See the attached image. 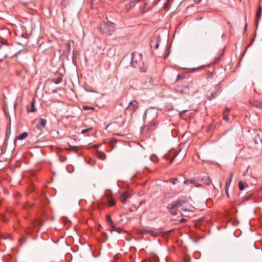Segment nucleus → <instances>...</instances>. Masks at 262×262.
Here are the masks:
<instances>
[{"label":"nucleus","mask_w":262,"mask_h":262,"mask_svg":"<svg viewBox=\"0 0 262 262\" xmlns=\"http://www.w3.org/2000/svg\"><path fill=\"white\" fill-rule=\"evenodd\" d=\"M116 204V202L114 200H110L108 202V205L109 206L112 207Z\"/></svg>","instance_id":"nucleus-28"},{"label":"nucleus","mask_w":262,"mask_h":262,"mask_svg":"<svg viewBox=\"0 0 262 262\" xmlns=\"http://www.w3.org/2000/svg\"><path fill=\"white\" fill-rule=\"evenodd\" d=\"M261 12H262V7L261 6H259L258 7V10H257L256 16H255V25L256 27H257L258 23H259V19L261 17Z\"/></svg>","instance_id":"nucleus-11"},{"label":"nucleus","mask_w":262,"mask_h":262,"mask_svg":"<svg viewBox=\"0 0 262 262\" xmlns=\"http://www.w3.org/2000/svg\"><path fill=\"white\" fill-rule=\"evenodd\" d=\"M252 105L258 108H262V100L260 99H253L250 101Z\"/></svg>","instance_id":"nucleus-8"},{"label":"nucleus","mask_w":262,"mask_h":262,"mask_svg":"<svg viewBox=\"0 0 262 262\" xmlns=\"http://www.w3.org/2000/svg\"><path fill=\"white\" fill-rule=\"evenodd\" d=\"M186 112H187V110H184V111H181V112H180V115L181 116H182V115H183V114L185 113Z\"/></svg>","instance_id":"nucleus-41"},{"label":"nucleus","mask_w":262,"mask_h":262,"mask_svg":"<svg viewBox=\"0 0 262 262\" xmlns=\"http://www.w3.org/2000/svg\"><path fill=\"white\" fill-rule=\"evenodd\" d=\"M103 235H104V236H106V237H107V236L106 233H103Z\"/></svg>","instance_id":"nucleus-46"},{"label":"nucleus","mask_w":262,"mask_h":262,"mask_svg":"<svg viewBox=\"0 0 262 262\" xmlns=\"http://www.w3.org/2000/svg\"><path fill=\"white\" fill-rule=\"evenodd\" d=\"M251 197V194H249L248 195L245 196V198H243V202H246L247 201H248L249 199H250V198Z\"/></svg>","instance_id":"nucleus-32"},{"label":"nucleus","mask_w":262,"mask_h":262,"mask_svg":"<svg viewBox=\"0 0 262 262\" xmlns=\"http://www.w3.org/2000/svg\"><path fill=\"white\" fill-rule=\"evenodd\" d=\"M229 111H230V108H228V107H227L225 110L223 112V119L224 120H225V121L228 122L229 121Z\"/></svg>","instance_id":"nucleus-17"},{"label":"nucleus","mask_w":262,"mask_h":262,"mask_svg":"<svg viewBox=\"0 0 262 262\" xmlns=\"http://www.w3.org/2000/svg\"><path fill=\"white\" fill-rule=\"evenodd\" d=\"M192 181H193V182H192V184H194L195 187H199L202 186V184H200L195 179H192Z\"/></svg>","instance_id":"nucleus-23"},{"label":"nucleus","mask_w":262,"mask_h":262,"mask_svg":"<svg viewBox=\"0 0 262 262\" xmlns=\"http://www.w3.org/2000/svg\"><path fill=\"white\" fill-rule=\"evenodd\" d=\"M47 123V120L45 119L41 118L39 120V123L36 125V127L38 129H41L43 128Z\"/></svg>","instance_id":"nucleus-13"},{"label":"nucleus","mask_w":262,"mask_h":262,"mask_svg":"<svg viewBox=\"0 0 262 262\" xmlns=\"http://www.w3.org/2000/svg\"><path fill=\"white\" fill-rule=\"evenodd\" d=\"M130 64L134 68H138L141 71H143V62L142 55L137 52L132 53Z\"/></svg>","instance_id":"nucleus-3"},{"label":"nucleus","mask_w":262,"mask_h":262,"mask_svg":"<svg viewBox=\"0 0 262 262\" xmlns=\"http://www.w3.org/2000/svg\"><path fill=\"white\" fill-rule=\"evenodd\" d=\"M221 87L220 84L216 85L213 90H211L210 94H207V97L209 100H211L215 98L216 95H217V92L220 91Z\"/></svg>","instance_id":"nucleus-7"},{"label":"nucleus","mask_w":262,"mask_h":262,"mask_svg":"<svg viewBox=\"0 0 262 262\" xmlns=\"http://www.w3.org/2000/svg\"><path fill=\"white\" fill-rule=\"evenodd\" d=\"M247 24L246 23L245 24V29L246 30L247 29Z\"/></svg>","instance_id":"nucleus-47"},{"label":"nucleus","mask_w":262,"mask_h":262,"mask_svg":"<svg viewBox=\"0 0 262 262\" xmlns=\"http://www.w3.org/2000/svg\"><path fill=\"white\" fill-rule=\"evenodd\" d=\"M194 2L198 4L200 3L202 0H194Z\"/></svg>","instance_id":"nucleus-43"},{"label":"nucleus","mask_w":262,"mask_h":262,"mask_svg":"<svg viewBox=\"0 0 262 262\" xmlns=\"http://www.w3.org/2000/svg\"><path fill=\"white\" fill-rule=\"evenodd\" d=\"M192 182H193V181H192V179H186L184 181L183 183L185 185H188L189 184H192Z\"/></svg>","instance_id":"nucleus-27"},{"label":"nucleus","mask_w":262,"mask_h":262,"mask_svg":"<svg viewBox=\"0 0 262 262\" xmlns=\"http://www.w3.org/2000/svg\"><path fill=\"white\" fill-rule=\"evenodd\" d=\"M172 230H169L167 232V233H170L171 232H172Z\"/></svg>","instance_id":"nucleus-48"},{"label":"nucleus","mask_w":262,"mask_h":262,"mask_svg":"<svg viewBox=\"0 0 262 262\" xmlns=\"http://www.w3.org/2000/svg\"><path fill=\"white\" fill-rule=\"evenodd\" d=\"M219 61H220V57H218L217 58H216L215 59V62H218Z\"/></svg>","instance_id":"nucleus-44"},{"label":"nucleus","mask_w":262,"mask_h":262,"mask_svg":"<svg viewBox=\"0 0 262 262\" xmlns=\"http://www.w3.org/2000/svg\"><path fill=\"white\" fill-rule=\"evenodd\" d=\"M139 108V102L136 100L129 103L127 107L125 109V114L132 116Z\"/></svg>","instance_id":"nucleus-4"},{"label":"nucleus","mask_w":262,"mask_h":262,"mask_svg":"<svg viewBox=\"0 0 262 262\" xmlns=\"http://www.w3.org/2000/svg\"><path fill=\"white\" fill-rule=\"evenodd\" d=\"M189 86L188 82L178 83L175 87V90L181 94H186L189 92Z\"/></svg>","instance_id":"nucleus-5"},{"label":"nucleus","mask_w":262,"mask_h":262,"mask_svg":"<svg viewBox=\"0 0 262 262\" xmlns=\"http://www.w3.org/2000/svg\"><path fill=\"white\" fill-rule=\"evenodd\" d=\"M178 154H174V156L170 160V162H169L170 163H171L173 162V159L176 158V157H177L178 156Z\"/></svg>","instance_id":"nucleus-36"},{"label":"nucleus","mask_w":262,"mask_h":262,"mask_svg":"<svg viewBox=\"0 0 262 262\" xmlns=\"http://www.w3.org/2000/svg\"><path fill=\"white\" fill-rule=\"evenodd\" d=\"M146 233H149L154 236H157V234L156 233H155V232H154L152 230H146Z\"/></svg>","instance_id":"nucleus-30"},{"label":"nucleus","mask_w":262,"mask_h":262,"mask_svg":"<svg viewBox=\"0 0 262 262\" xmlns=\"http://www.w3.org/2000/svg\"><path fill=\"white\" fill-rule=\"evenodd\" d=\"M3 60V58L0 59V61H2Z\"/></svg>","instance_id":"nucleus-51"},{"label":"nucleus","mask_w":262,"mask_h":262,"mask_svg":"<svg viewBox=\"0 0 262 262\" xmlns=\"http://www.w3.org/2000/svg\"><path fill=\"white\" fill-rule=\"evenodd\" d=\"M169 6V2H166L163 6V8L166 10Z\"/></svg>","instance_id":"nucleus-35"},{"label":"nucleus","mask_w":262,"mask_h":262,"mask_svg":"<svg viewBox=\"0 0 262 262\" xmlns=\"http://www.w3.org/2000/svg\"><path fill=\"white\" fill-rule=\"evenodd\" d=\"M112 195V192L110 190H106L105 191V195L108 198H110Z\"/></svg>","instance_id":"nucleus-25"},{"label":"nucleus","mask_w":262,"mask_h":262,"mask_svg":"<svg viewBox=\"0 0 262 262\" xmlns=\"http://www.w3.org/2000/svg\"><path fill=\"white\" fill-rule=\"evenodd\" d=\"M233 176V172H231V173L229 174V178H228V179H229V180H230V179H231V181H232V179Z\"/></svg>","instance_id":"nucleus-38"},{"label":"nucleus","mask_w":262,"mask_h":262,"mask_svg":"<svg viewBox=\"0 0 262 262\" xmlns=\"http://www.w3.org/2000/svg\"><path fill=\"white\" fill-rule=\"evenodd\" d=\"M113 231H116L117 232L120 233L123 231V230L121 228H116L115 226V229H113L111 228V231L112 232Z\"/></svg>","instance_id":"nucleus-24"},{"label":"nucleus","mask_w":262,"mask_h":262,"mask_svg":"<svg viewBox=\"0 0 262 262\" xmlns=\"http://www.w3.org/2000/svg\"><path fill=\"white\" fill-rule=\"evenodd\" d=\"M159 39L157 38L155 39H152L150 42V46L152 48L157 49L159 46Z\"/></svg>","instance_id":"nucleus-14"},{"label":"nucleus","mask_w":262,"mask_h":262,"mask_svg":"<svg viewBox=\"0 0 262 262\" xmlns=\"http://www.w3.org/2000/svg\"><path fill=\"white\" fill-rule=\"evenodd\" d=\"M35 103V100L33 99L31 101V104L27 106V108L28 112H34L36 111Z\"/></svg>","instance_id":"nucleus-12"},{"label":"nucleus","mask_w":262,"mask_h":262,"mask_svg":"<svg viewBox=\"0 0 262 262\" xmlns=\"http://www.w3.org/2000/svg\"><path fill=\"white\" fill-rule=\"evenodd\" d=\"M203 184L206 185H209L211 184V181L209 177L205 176L201 179Z\"/></svg>","instance_id":"nucleus-15"},{"label":"nucleus","mask_w":262,"mask_h":262,"mask_svg":"<svg viewBox=\"0 0 262 262\" xmlns=\"http://www.w3.org/2000/svg\"><path fill=\"white\" fill-rule=\"evenodd\" d=\"M178 207L183 206L184 204L188 202V199L186 196H182L179 198L177 200H175Z\"/></svg>","instance_id":"nucleus-9"},{"label":"nucleus","mask_w":262,"mask_h":262,"mask_svg":"<svg viewBox=\"0 0 262 262\" xmlns=\"http://www.w3.org/2000/svg\"><path fill=\"white\" fill-rule=\"evenodd\" d=\"M101 145L100 144H94L92 145L91 146H89L88 148H90L91 147L94 148H97L99 147Z\"/></svg>","instance_id":"nucleus-34"},{"label":"nucleus","mask_w":262,"mask_h":262,"mask_svg":"<svg viewBox=\"0 0 262 262\" xmlns=\"http://www.w3.org/2000/svg\"><path fill=\"white\" fill-rule=\"evenodd\" d=\"M91 130V128L85 129H83V130H81V134H84L86 133L89 132V131H90Z\"/></svg>","instance_id":"nucleus-33"},{"label":"nucleus","mask_w":262,"mask_h":262,"mask_svg":"<svg viewBox=\"0 0 262 262\" xmlns=\"http://www.w3.org/2000/svg\"><path fill=\"white\" fill-rule=\"evenodd\" d=\"M106 217L107 222L110 225L111 228H112L113 229H115V225L113 224V222L111 219V215L109 214H107Z\"/></svg>","instance_id":"nucleus-19"},{"label":"nucleus","mask_w":262,"mask_h":262,"mask_svg":"<svg viewBox=\"0 0 262 262\" xmlns=\"http://www.w3.org/2000/svg\"><path fill=\"white\" fill-rule=\"evenodd\" d=\"M178 181V179L177 178H172L169 179V182L172 184L173 185L176 184V182Z\"/></svg>","instance_id":"nucleus-26"},{"label":"nucleus","mask_w":262,"mask_h":262,"mask_svg":"<svg viewBox=\"0 0 262 262\" xmlns=\"http://www.w3.org/2000/svg\"><path fill=\"white\" fill-rule=\"evenodd\" d=\"M178 207H179L176 201H173L167 205L166 209L172 215H176L178 214V210L177 208Z\"/></svg>","instance_id":"nucleus-6"},{"label":"nucleus","mask_w":262,"mask_h":262,"mask_svg":"<svg viewBox=\"0 0 262 262\" xmlns=\"http://www.w3.org/2000/svg\"><path fill=\"white\" fill-rule=\"evenodd\" d=\"M246 185L247 186L248 185L246 184V183H243L242 181H239L238 182V187H239V189L241 190H243L245 188V185Z\"/></svg>","instance_id":"nucleus-22"},{"label":"nucleus","mask_w":262,"mask_h":262,"mask_svg":"<svg viewBox=\"0 0 262 262\" xmlns=\"http://www.w3.org/2000/svg\"><path fill=\"white\" fill-rule=\"evenodd\" d=\"M219 185H220V187L221 188L222 184V182H221V181L220 180H219Z\"/></svg>","instance_id":"nucleus-45"},{"label":"nucleus","mask_w":262,"mask_h":262,"mask_svg":"<svg viewBox=\"0 0 262 262\" xmlns=\"http://www.w3.org/2000/svg\"><path fill=\"white\" fill-rule=\"evenodd\" d=\"M129 197V195L127 191L122 193L120 196V200L123 204H125L127 202V199Z\"/></svg>","instance_id":"nucleus-10"},{"label":"nucleus","mask_w":262,"mask_h":262,"mask_svg":"<svg viewBox=\"0 0 262 262\" xmlns=\"http://www.w3.org/2000/svg\"><path fill=\"white\" fill-rule=\"evenodd\" d=\"M168 54H167V55H165L164 58H166L168 56Z\"/></svg>","instance_id":"nucleus-49"},{"label":"nucleus","mask_w":262,"mask_h":262,"mask_svg":"<svg viewBox=\"0 0 262 262\" xmlns=\"http://www.w3.org/2000/svg\"><path fill=\"white\" fill-rule=\"evenodd\" d=\"M225 192H226V195L228 198H229V189L228 188H225Z\"/></svg>","instance_id":"nucleus-37"},{"label":"nucleus","mask_w":262,"mask_h":262,"mask_svg":"<svg viewBox=\"0 0 262 262\" xmlns=\"http://www.w3.org/2000/svg\"><path fill=\"white\" fill-rule=\"evenodd\" d=\"M231 181L230 180H227L225 183V188H229L230 185L231 184Z\"/></svg>","instance_id":"nucleus-29"},{"label":"nucleus","mask_w":262,"mask_h":262,"mask_svg":"<svg viewBox=\"0 0 262 262\" xmlns=\"http://www.w3.org/2000/svg\"><path fill=\"white\" fill-rule=\"evenodd\" d=\"M186 221V220L185 218H182L180 220L179 222H180V223H183L185 222Z\"/></svg>","instance_id":"nucleus-39"},{"label":"nucleus","mask_w":262,"mask_h":262,"mask_svg":"<svg viewBox=\"0 0 262 262\" xmlns=\"http://www.w3.org/2000/svg\"><path fill=\"white\" fill-rule=\"evenodd\" d=\"M115 25L107 21V22H103L100 26V31L101 33L106 36H109L112 35L115 31Z\"/></svg>","instance_id":"nucleus-2"},{"label":"nucleus","mask_w":262,"mask_h":262,"mask_svg":"<svg viewBox=\"0 0 262 262\" xmlns=\"http://www.w3.org/2000/svg\"><path fill=\"white\" fill-rule=\"evenodd\" d=\"M62 80L63 76L62 75H59L57 78L52 79L51 81L57 84L61 83L62 81Z\"/></svg>","instance_id":"nucleus-16"},{"label":"nucleus","mask_w":262,"mask_h":262,"mask_svg":"<svg viewBox=\"0 0 262 262\" xmlns=\"http://www.w3.org/2000/svg\"><path fill=\"white\" fill-rule=\"evenodd\" d=\"M146 201L145 200H143L141 201L139 203L140 205H142L143 204H144L145 203Z\"/></svg>","instance_id":"nucleus-40"},{"label":"nucleus","mask_w":262,"mask_h":262,"mask_svg":"<svg viewBox=\"0 0 262 262\" xmlns=\"http://www.w3.org/2000/svg\"><path fill=\"white\" fill-rule=\"evenodd\" d=\"M169 155H164V158H165V159H167H167H168V158H169Z\"/></svg>","instance_id":"nucleus-42"},{"label":"nucleus","mask_w":262,"mask_h":262,"mask_svg":"<svg viewBox=\"0 0 262 262\" xmlns=\"http://www.w3.org/2000/svg\"><path fill=\"white\" fill-rule=\"evenodd\" d=\"M194 207L192 205L189 204L186 207H183L181 208V210L183 211H188L193 212L194 211Z\"/></svg>","instance_id":"nucleus-18"},{"label":"nucleus","mask_w":262,"mask_h":262,"mask_svg":"<svg viewBox=\"0 0 262 262\" xmlns=\"http://www.w3.org/2000/svg\"><path fill=\"white\" fill-rule=\"evenodd\" d=\"M169 1H170V0H167L166 1H167V2H169Z\"/></svg>","instance_id":"nucleus-52"},{"label":"nucleus","mask_w":262,"mask_h":262,"mask_svg":"<svg viewBox=\"0 0 262 262\" xmlns=\"http://www.w3.org/2000/svg\"><path fill=\"white\" fill-rule=\"evenodd\" d=\"M157 117L156 113L152 114L150 112L146 111L144 115V122H148V124L144 125L142 129V133L143 134H148L154 130L157 125L158 123L155 118Z\"/></svg>","instance_id":"nucleus-1"},{"label":"nucleus","mask_w":262,"mask_h":262,"mask_svg":"<svg viewBox=\"0 0 262 262\" xmlns=\"http://www.w3.org/2000/svg\"><path fill=\"white\" fill-rule=\"evenodd\" d=\"M69 4V1L68 0H62L61 2V9L66 8Z\"/></svg>","instance_id":"nucleus-21"},{"label":"nucleus","mask_w":262,"mask_h":262,"mask_svg":"<svg viewBox=\"0 0 262 262\" xmlns=\"http://www.w3.org/2000/svg\"><path fill=\"white\" fill-rule=\"evenodd\" d=\"M83 109L84 110H94V108L93 107H90V106H88L83 105Z\"/></svg>","instance_id":"nucleus-31"},{"label":"nucleus","mask_w":262,"mask_h":262,"mask_svg":"<svg viewBox=\"0 0 262 262\" xmlns=\"http://www.w3.org/2000/svg\"><path fill=\"white\" fill-rule=\"evenodd\" d=\"M28 135H28V133L24 132V133H22L21 134H20L18 137H17L16 139L23 140V139H25L26 138H27L28 136Z\"/></svg>","instance_id":"nucleus-20"},{"label":"nucleus","mask_w":262,"mask_h":262,"mask_svg":"<svg viewBox=\"0 0 262 262\" xmlns=\"http://www.w3.org/2000/svg\"><path fill=\"white\" fill-rule=\"evenodd\" d=\"M2 45L0 44V49L2 48Z\"/></svg>","instance_id":"nucleus-50"}]
</instances>
